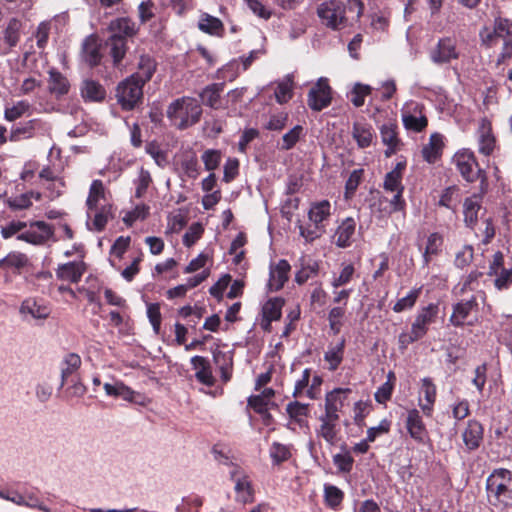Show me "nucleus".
Returning a JSON list of instances; mask_svg holds the SVG:
<instances>
[{"instance_id":"46","label":"nucleus","mask_w":512,"mask_h":512,"mask_svg":"<svg viewBox=\"0 0 512 512\" xmlns=\"http://www.w3.org/2000/svg\"><path fill=\"white\" fill-rule=\"evenodd\" d=\"M269 454L274 465H280L281 463L289 460L292 456L291 447L284 445L279 442H273Z\"/></svg>"},{"instance_id":"50","label":"nucleus","mask_w":512,"mask_h":512,"mask_svg":"<svg viewBox=\"0 0 512 512\" xmlns=\"http://www.w3.org/2000/svg\"><path fill=\"white\" fill-rule=\"evenodd\" d=\"M111 209L112 205L103 204L101 207H98L97 210H93L92 214L94 213V217L92 225L94 230L102 231L105 228L109 217H111Z\"/></svg>"},{"instance_id":"8","label":"nucleus","mask_w":512,"mask_h":512,"mask_svg":"<svg viewBox=\"0 0 512 512\" xmlns=\"http://www.w3.org/2000/svg\"><path fill=\"white\" fill-rule=\"evenodd\" d=\"M424 105L415 101L407 103L402 109V122L405 129L416 133L422 132L428 126L424 113Z\"/></svg>"},{"instance_id":"43","label":"nucleus","mask_w":512,"mask_h":512,"mask_svg":"<svg viewBox=\"0 0 512 512\" xmlns=\"http://www.w3.org/2000/svg\"><path fill=\"white\" fill-rule=\"evenodd\" d=\"M345 339H342L336 346L325 352L324 359L329 363V370L335 371L343 360Z\"/></svg>"},{"instance_id":"1","label":"nucleus","mask_w":512,"mask_h":512,"mask_svg":"<svg viewBox=\"0 0 512 512\" xmlns=\"http://www.w3.org/2000/svg\"><path fill=\"white\" fill-rule=\"evenodd\" d=\"M363 10L364 5L360 0H347L346 4L331 0L322 3L317 9V14L326 27L342 30L353 26L362 16Z\"/></svg>"},{"instance_id":"26","label":"nucleus","mask_w":512,"mask_h":512,"mask_svg":"<svg viewBox=\"0 0 512 512\" xmlns=\"http://www.w3.org/2000/svg\"><path fill=\"white\" fill-rule=\"evenodd\" d=\"M106 201L105 187L101 180H93L86 200L87 216L91 218L93 210H97L99 202Z\"/></svg>"},{"instance_id":"36","label":"nucleus","mask_w":512,"mask_h":512,"mask_svg":"<svg viewBox=\"0 0 512 512\" xmlns=\"http://www.w3.org/2000/svg\"><path fill=\"white\" fill-rule=\"evenodd\" d=\"M405 167L406 164L404 162H398L394 169L386 174L383 183V188L386 191L394 192L398 190H404L402 177Z\"/></svg>"},{"instance_id":"32","label":"nucleus","mask_w":512,"mask_h":512,"mask_svg":"<svg viewBox=\"0 0 512 512\" xmlns=\"http://www.w3.org/2000/svg\"><path fill=\"white\" fill-rule=\"evenodd\" d=\"M352 137L360 149H365L371 146L375 133L371 125L357 122L353 124Z\"/></svg>"},{"instance_id":"9","label":"nucleus","mask_w":512,"mask_h":512,"mask_svg":"<svg viewBox=\"0 0 512 512\" xmlns=\"http://www.w3.org/2000/svg\"><path fill=\"white\" fill-rule=\"evenodd\" d=\"M460 52L457 49V41L454 37L440 38L437 44L430 50L429 57L434 64H448L458 59Z\"/></svg>"},{"instance_id":"49","label":"nucleus","mask_w":512,"mask_h":512,"mask_svg":"<svg viewBox=\"0 0 512 512\" xmlns=\"http://www.w3.org/2000/svg\"><path fill=\"white\" fill-rule=\"evenodd\" d=\"M382 142L390 149V153H394L399 145L396 126L393 124H384L380 129Z\"/></svg>"},{"instance_id":"62","label":"nucleus","mask_w":512,"mask_h":512,"mask_svg":"<svg viewBox=\"0 0 512 512\" xmlns=\"http://www.w3.org/2000/svg\"><path fill=\"white\" fill-rule=\"evenodd\" d=\"M181 167L187 177L196 179L200 174L198 159L195 154L187 156L181 163Z\"/></svg>"},{"instance_id":"5","label":"nucleus","mask_w":512,"mask_h":512,"mask_svg":"<svg viewBox=\"0 0 512 512\" xmlns=\"http://www.w3.org/2000/svg\"><path fill=\"white\" fill-rule=\"evenodd\" d=\"M331 216V204L328 200L312 203L308 211L310 223L299 224L300 235L306 242H313L326 232V222Z\"/></svg>"},{"instance_id":"58","label":"nucleus","mask_w":512,"mask_h":512,"mask_svg":"<svg viewBox=\"0 0 512 512\" xmlns=\"http://www.w3.org/2000/svg\"><path fill=\"white\" fill-rule=\"evenodd\" d=\"M364 170L355 169L351 172L345 184V197L351 198L362 181Z\"/></svg>"},{"instance_id":"61","label":"nucleus","mask_w":512,"mask_h":512,"mask_svg":"<svg viewBox=\"0 0 512 512\" xmlns=\"http://www.w3.org/2000/svg\"><path fill=\"white\" fill-rule=\"evenodd\" d=\"M333 463L340 472L350 473L353 469L354 459L349 452L337 453L333 456Z\"/></svg>"},{"instance_id":"19","label":"nucleus","mask_w":512,"mask_h":512,"mask_svg":"<svg viewBox=\"0 0 512 512\" xmlns=\"http://www.w3.org/2000/svg\"><path fill=\"white\" fill-rule=\"evenodd\" d=\"M192 368L196 371L195 378L197 381L208 387H212L215 384V378L212 373V367L210 361L203 356H193L191 358Z\"/></svg>"},{"instance_id":"21","label":"nucleus","mask_w":512,"mask_h":512,"mask_svg":"<svg viewBox=\"0 0 512 512\" xmlns=\"http://www.w3.org/2000/svg\"><path fill=\"white\" fill-rule=\"evenodd\" d=\"M86 271L83 261H73L58 266L56 275L59 279L78 283Z\"/></svg>"},{"instance_id":"11","label":"nucleus","mask_w":512,"mask_h":512,"mask_svg":"<svg viewBox=\"0 0 512 512\" xmlns=\"http://www.w3.org/2000/svg\"><path fill=\"white\" fill-rule=\"evenodd\" d=\"M332 101V90L327 78H320L308 93L307 104L314 111H321Z\"/></svg>"},{"instance_id":"34","label":"nucleus","mask_w":512,"mask_h":512,"mask_svg":"<svg viewBox=\"0 0 512 512\" xmlns=\"http://www.w3.org/2000/svg\"><path fill=\"white\" fill-rule=\"evenodd\" d=\"M106 394L108 396L122 398L128 402H137L138 393L133 391L130 387L126 386L121 381H116L115 383H105L103 386Z\"/></svg>"},{"instance_id":"44","label":"nucleus","mask_w":512,"mask_h":512,"mask_svg":"<svg viewBox=\"0 0 512 512\" xmlns=\"http://www.w3.org/2000/svg\"><path fill=\"white\" fill-rule=\"evenodd\" d=\"M396 382V375L393 371L387 374L386 382L383 383L375 392V400L378 403L384 404L390 400Z\"/></svg>"},{"instance_id":"53","label":"nucleus","mask_w":512,"mask_h":512,"mask_svg":"<svg viewBox=\"0 0 512 512\" xmlns=\"http://www.w3.org/2000/svg\"><path fill=\"white\" fill-rule=\"evenodd\" d=\"M324 498L327 506L336 509L340 506L344 499V493L334 485H325Z\"/></svg>"},{"instance_id":"63","label":"nucleus","mask_w":512,"mask_h":512,"mask_svg":"<svg viewBox=\"0 0 512 512\" xmlns=\"http://www.w3.org/2000/svg\"><path fill=\"white\" fill-rule=\"evenodd\" d=\"M370 93V86L357 83L351 91L350 100L355 107H361L364 104L365 97Z\"/></svg>"},{"instance_id":"2","label":"nucleus","mask_w":512,"mask_h":512,"mask_svg":"<svg viewBox=\"0 0 512 512\" xmlns=\"http://www.w3.org/2000/svg\"><path fill=\"white\" fill-rule=\"evenodd\" d=\"M110 36L104 42V49L112 58L113 66L118 68L124 59L128 46V38L137 33L135 22L130 18L120 17L109 23Z\"/></svg>"},{"instance_id":"6","label":"nucleus","mask_w":512,"mask_h":512,"mask_svg":"<svg viewBox=\"0 0 512 512\" xmlns=\"http://www.w3.org/2000/svg\"><path fill=\"white\" fill-rule=\"evenodd\" d=\"M143 87L144 84L136 79H131V76L118 84L116 98L123 110H133L142 102Z\"/></svg>"},{"instance_id":"55","label":"nucleus","mask_w":512,"mask_h":512,"mask_svg":"<svg viewBox=\"0 0 512 512\" xmlns=\"http://www.w3.org/2000/svg\"><path fill=\"white\" fill-rule=\"evenodd\" d=\"M355 274V268L352 264L343 265L338 276H334L331 281V286L334 289L345 286L351 282Z\"/></svg>"},{"instance_id":"56","label":"nucleus","mask_w":512,"mask_h":512,"mask_svg":"<svg viewBox=\"0 0 512 512\" xmlns=\"http://www.w3.org/2000/svg\"><path fill=\"white\" fill-rule=\"evenodd\" d=\"M303 130L304 129L301 125H296L290 131L285 133L282 137L283 143L280 146V149L285 151L292 149L303 135Z\"/></svg>"},{"instance_id":"7","label":"nucleus","mask_w":512,"mask_h":512,"mask_svg":"<svg viewBox=\"0 0 512 512\" xmlns=\"http://www.w3.org/2000/svg\"><path fill=\"white\" fill-rule=\"evenodd\" d=\"M453 162L458 172L467 182H474L481 178L485 182V172L480 169L474 152L470 149H462L453 156Z\"/></svg>"},{"instance_id":"14","label":"nucleus","mask_w":512,"mask_h":512,"mask_svg":"<svg viewBox=\"0 0 512 512\" xmlns=\"http://www.w3.org/2000/svg\"><path fill=\"white\" fill-rule=\"evenodd\" d=\"M349 393H351L349 388H335L328 392L325 396V413L323 415L340 419L339 412L342 410Z\"/></svg>"},{"instance_id":"28","label":"nucleus","mask_w":512,"mask_h":512,"mask_svg":"<svg viewBox=\"0 0 512 512\" xmlns=\"http://www.w3.org/2000/svg\"><path fill=\"white\" fill-rule=\"evenodd\" d=\"M300 269L295 275V281L302 285L310 278H314L319 273V263L316 260L303 256L299 259Z\"/></svg>"},{"instance_id":"16","label":"nucleus","mask_w":512,"mask_h":512,"mask_svg":"<svg viewBox=\"0 0 512 512\" xmlns=\"http://www.w3.org/2000/svg\"><path fill=\"white\" fill-rule=\"evenodd\" d=\"M483 438V425L475 419H470L467 422V426L462 433V439L466 449L468 451L477 450L481 446Z\"/></svg>"},{"instance_id":"60","label":"nucleus","mask_w":512,"mask_h":512,"mask_svg":"<svg viewBox=\"0 0 512 512\" xmlns=\"http://www.w3.org/2000/svg\"><path fill=\"white\" fill-rule=\"evenodd\" d=\"M439 313V306L435 303H430L425 307H422L416 317H418L422 322H425L429 326L436 322L437 316Z\"/></svg>"},{"instance_id":"57","label":"nucleus","mask_w":512,"mask_h":512,"mask_svg":"<svg viewBox=\"0 0 512 512\" xmlns=\"http://www.w3.org/2000/svg\"><path fill=\"white\" fill-rule=\"evenodd\" d=\"M30 108V104L27 101H18L12 107H7L4 111V118L7 121H15L22 117Z\"/></svg>"},{"instance_id":"39","label":"nucleus","mask_w":512,"mask_h":512,"mask_svg":"<svg viewBox=\"0 0 512 512\" xmlns=\"http://www.w3.org/2000/svg\"><path fill=\"white\" fill-rule=\"evenodd\" d=\"M70 84L65 76L60 72L50 71L49 90L57 97L66 95L69 92Z\"/></svg>"},{"instance_id":"51","label":"nucleus","mask_w":512,"mask_h":512,"mask_svg":"<svg viewBox=\"0 0 512 512\" xmlns=\"http://www.w3.org/2000/svg\"><path fill=\"white\" fill-rule=\"evenodd\" d=\"M21 22L13 18L9 21L5 32L4 39L9 48L15 47L20 39Z\"/></svg>"},{"instance_id":"38","label":"nucleus","mask_w":512,"mask_h":512,"mask_svg":"<svg viewBox=\"0 0 512 512\" xmlns=\"http://www.w3.org/2000/svg\"><path fill=\"white\" fill-rule=\"evenodd\" d=\"M81 95L88 101H102L106 96V90L97 81L85 80L81 86Z\"/></svg>"},{"instance_id":"10","label":"nucleus","mask_w":512,"mask_h":512,"mask_svg":"<svg viewBox=\"0 0 512 512\" xmlns=\"http://www.w3.org/2000/svg\"><path fill=\"white\" fill-rule=\"evenodd\" d=\"M54 235L53 227L44 221L27 223V228L17 236L20 241L33 245H43Z\"/></svg>"},{"instance_id":"23","label":"nucleus","mask_w":512,"mask_h":512,"mask_svg":"<svg viewBox=\"0 0 512 512\" xmlns=\"http://www.w3.org/2000/svg\"><path fill=\"white\" fill-rule=\"evenodd\" d=\"M406 428L411 438L415 441L420 443L424 441L427 431L422 416L417 409L408 410Z\"/></svg>"},{"instance_id":"27","label":"nucleus","mask_w":512,"mask_h":512,"mask_svg":"<svg viewBox=\"0 0 512 512\" xmlns=\"http://www.w3.org/2000/svg\"><path fill=\"white\" fill-rule=\"evenodd\" d=\"M50 312L51 310L47 305L34 298L24 300L20 307L21 314H28L34 319H46Z\"/></svg>"},{"instance_id":"22","label":"nucleus","mask_w":512,"mask_h":512,"mask_svg":"<svg viewBox=\"0 0 512 512\" xmlns=\"http://www.w3.org/2000/svg\"><path fill=\"white\" fill-rule=\"evenodd\" d=\"M291 269L287 260L281 259L275 266L270 267L268 287L272 291L280 290L288 280V273Z\"/></svg>"},{"instance_id":"4","label":"nucleus","mask_w":512,"mask_h":512,"mask_svg":"<svg viewBox=\"0 0 512 512\" xmlns=\"http://www.w3.org/2000/svg\"><path fill=\"white\" fill-rule=\"evenodd\" d=\"M166 114L176 128L184 130L200 121L202 107L195 98L181 97L168 106Z\"/></svg>"},{"instance_id":"59","label":"nucleus","mask_w":512,"mask_h":512,"mask_svg":"<svg viewBox=\"0 0 512 512\" xmlns=\"http://www.w3.org/2000/svg\"><path fill=\"white\" fill-rule=\"evenodd\" d=\"M201 159L207 171H214L221 162L222 154L219 150L208 149L203 153Z\"/></svg>"},{"instance_id":"35","label":"nucleus","mask_w":512,"mask_h":512,"mask_svg":"<svg viewBox=\"0 0 512 512\" xmlns=\"http://www.w3.org/2000/svg\"><path fill=\"white\" fill-rule=\"evenodd\" d=\"M482 196L474 194L465 199L464 202V221L467 226L473 227L478 220V211L481 208Z\"/></svg>"},{"instance_id":"3","label":"nucleus","mask_w":512,"mask_h":512,"mask_svg":"<svg viewBox=\"0 0 512 512\" xmlns=\"http://www.w3.org/2000/svg\"><path fill=\"white\" fill-rule=\"evenodd\" d=\"M486 492L489 503L499 509L512 505V471L496 468L486 479Z\"/></svg>"},{"instance_id":"24","label":"nucleus","mask_w":512,"mask_h":512,"mask_svg":"<svg viewBox=\"0 0 512 512\" xmlns=\"http://www.w3.org/2000/svg\"><path fill=\"white\" fill-rule=\"evenodd\" d=\"M356 222L352 217L345 218L338 226L334 238L338 247L346 248L352 243L355 234Z\"/></svg>"},{"instance_id":"29","label":"nucleus","mask_w":512,"mask_h":512,"mask_svg":"<svg viewBox=\"0 0 512 512\" xmlns=\"http://www.w3.org/2000/svg\"><path fill=\"white\" fill-rule=\"evenodd\" d=\"M444 147L443 136L434 133L430 136L428 144L422 149V156L428 163H435L441 156Z\"/></svg>"},{"instance_id":"42","label":"nucleus","mask_w":512,"mask_h":512,"mask_svg":"<svg viewBox=\"0 0 512 512\" xmlns=\"http://www.w3.org/2000/svg\"><path fill=\"white\" fill-rule=\"evenodd\" d=\"M480 38L482 44L487 48L496 47L500 42L504 41V39L510 38L508 35H505L502 32H498L497 28L493 25V29H489L488 27H484L480 31Z\"/></svg>"},{"instance_id":"33","label":"nucleus","mask_w":512,"mask_h":512,"mask_svg":"<svg viewBox=\"0 0 512 512\" xmlns=\"http://www.w3.org/2000/svg\"><path fill=\"white\" fill-rule=\"evenodd\" d=\"M224 87V83H213L206 86L200 93L202 103L213 109H218L221 104V93L224 91Z\"/></svg>"},{"instance_id":"15","label":"nucleus","mask_w":512,"mask_h":512,"mask_svg":"<svg viewBox=\"0 0 512 512\" xmlns=\"http://www.w3.org/2000/svg\"><path fill=\"white\" fill-rule=\"evenodd\" d=\"M477 137L479 152L485 156L491 155L496 146V138L492 131L491 122L487 118L481 119Z\"/></svg>"},{"instance_id":"37","label":"nucleus","mask_w":512,"mask_h":512,"mask_svg":"<svg viewBox=\"0 0 512 512\" xmlns=\"http://www.w3.org/2000/svg\"><path fill=\"white\" fill-rule=\"evenodd\" d=\"M81 357L76 353H68L61 362V387L64 386L70 376L78 371L81 366Z\"/></svg>"},{"instance_id":"47","label":"nucleus","mask_w":512,"mask_h":512,"mask_svg":"<svg viewBox=\"0 0 512 512\" xmlns=\"http://www.w3.org/2000/svg\"><path fill=\"white\" fill-rule=\"evenodd\" d=\"M482 275V272L477 270L471 271L466 278L455 287L454 293L456 295H463L466 291H474L478 287V281Z\"/></svg>"},{"instance_id":"20","label":"nucleus","mask_w":512,"mask_h":512,"mask_svg":"<svg viewBox=\"0 0 512 512\" xmlns=\"http://www.w3.org/2000/svg\"><path fill=\"white\" fill-rule=\"evenodd\" d=\"M157 63L150 55L143 54L139 57L136 65V71L130 75L131 79H136L142 84H146L151 80L155 71Z\"/></svg>"},{"instance_id":"41","label":"nucleus","mask_w":512,"mask_h":512,"mask_svg":"<svg viewBox=\"0 0 512 512\" xmlns=\"http://www.w3.org/2000/svg\"><path fill=\"white\" fill-rule=\"evenodd\" d=\"M28 262V257L24 253L11 252L0 260V268L20 270L27 266Z\"/></svg>"},{"instance_id":"45","label":"nucleus","mask_w":512,"mask_h":512,"mask_svg":"<svg viewBox=\"0 0 512 512\" xmlns=\"http://www.w3.org/2000/svg\"><path fill=\"white\" fill-rule=\"evenodd\" d=\"M235 491L238 501L244 504L253 501V489L247 476L240 477L236 480Z\"/></svg>"},{"instance_id":"64","label":"nucleus","mask_w":512,"mask_h":512,"mask_svg":"<svg viewBox=\"0 0 512 512\" xmlns=\"http://www.w3.org/2000/svg\"><path fill=\"white\" fill-rule=\"evenodd\" d=\"M474 250L471 245H465L455 256V266L463 269L470 265L473 260Z\"/></svg>"},{"instance_id":"52","label":"nucleus","mask_w":512,"mask_h":512,"mask_svg":"<svg viewBox=\"0 0 512 512\" xmlns=\"http://www.w3.org/2000/svg\"><path fill=\"white\" fill-rule=\"evenodd\" d=\"M421 294V288L412 289L405 297L400 298L393 306V311L396 313L403 312L405 310L414 307L419 296Z\"/></svg>"},{"instance_id":"25","label":"nucleus","mask_w":512,"mask_h":512,"mask_svg":"<svg viewBox=\"0 0 512 512\" xmlns=\"http://www.w3.org/2000/svg\"><path fill=\"white\" fill-rule=\"evenodd\" d=\"M366 201L369 204L371 214L375 217L380 219L392 214V210L389 208L388 199L379 191H371Z\"/></svg>"},{"instance_id":"40","label":"nucleus","mask_w":512,"mask_h":512,"mask_svg":"<svg viewBox=\"0 0 512 512\" xmlns=\"http://www.w3.org/2000/svg\"><path fill=\"white\" fill-rule=\"evenodd\" d=\"M443 244V238L439 233H432L427 239V244L423 253L424 265H428L433 256L440 253Z\"/></svg>"},{"instance_id":"12","label":"nucleus","mask_w":512,"mask_h":512,"mask_svg":"<svg viewBox=\"0 0 512 512\" xmlns=\"http://www.w3.org/2000/svg\"><path fill=\"white\" fill-rule=\"evenodd\" d=\"M478 311V302L476 296L469 299H462L453 305V312L450 316V323L455 327H463L465 325L472 326L474 321L470 320L473 312Z\"/></svg>"},{"instance_id":"18","label":"nucleus","mask_w":512,"mask_h":512,"mask_svg":"<svg viewBox=\"0 0 512 512\" xmlns=\"http://www.w3.org/2000/svg\"><path fill=\"white\" fill-rule=\"evenodd\" d=\"M102 48H104V44H102L99 38L94 34L84 40L82 54L85 62L90 67H95L101 63L103 57L101 52Z\"/></svg>"},{"instance_id":"31","label":"nucleus","mask_w":512,"mask_h":512,"mask_svg":"<svg viewBox=\"0 0 512 512\" xmlns=\"http://www.w3.org/2000/svg\"><path fill=\"white\" fill-rule=\"evenodd\" d=\"M198 28L206 34L218 37H222L225 31L222 21L208 13L200 15Z\"/></svg>"},{"instance_id":"13","label":"nucleus","mask_w":512,"mask_h":512,"mask_svg":"<svg viewBox=\"0 0 512 512\" xmlns=\"http://www.w3.org/2000/svg\"><path fill=\"white\" fill-rule=\"evenodd\" d=\"M45 125L46 124L40 119H31L21 122L11 129L9 139L12 142H17L22 139L32 138L37 134L44 132Z\"/></svg>"},{"instance_id":"54","label":"nucleus","mask_w":512,"mask_h":512,"mask_svg":"<svg viewBox=\"0 0 512 512\" xmlns=\"http://www.w3.org/2000/svg\"><path fill=\"white\" fill-rule=\"evenodd\" d=\"M286 411L292 419L297 423L302 424V422H304V418L308 415L309 405L298 401L290 402L286 407Z\"/></svg>"},{"instance_id":"48","label":"nucleus","mask_w":512,"mask_h":512,"mask_svg":"<svg viewBox=\"0 0 512 512\" xmlns=\"http://www.w3.org/2000/svg\"><path fill=\"white\" fill-rule=\"evenodd\" d=\"M213 359L215 364H220V359H223V363L220 365L221 379L223 382H228L232 375V358L227 353L222 351H215L213 353Z\"/></svg>"},{"instance_id":"17","label":"nucleus","mask_w":512,"mask_h":512,"mask_svg":"<svg viewBox=\"0 0 512 512\" xmlns=\"http://www.w3.org/2000/svg\"><path fill=\"white\" fill-rule=\"evenodd\" d=\"M284 300L279 297L269 299L262 307V319L260 327L266 331H271V323L281 318Z\"/></svg>"},{"instance_id":"30","label":"nucleus","mask_w":512,"mask_h":512,"mask_svg":"<svg viewBox=\"0 0 512 512\" xmlns=\"http://www.w3.org/2000/svg\"><path fill=\"white\" fill-rule=\"evenodd\" d=\"M320 427L317 429V436L322 437L330 445H334L337 441V423L339 419L330 418L325 415L319 417Z\"/></svg>"}]
</instances>
